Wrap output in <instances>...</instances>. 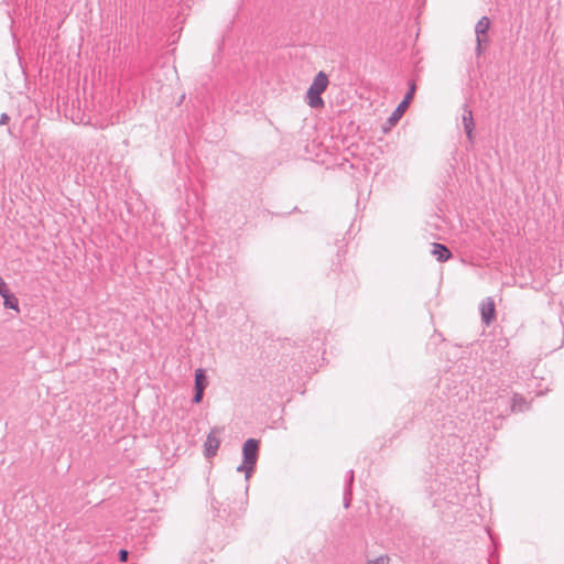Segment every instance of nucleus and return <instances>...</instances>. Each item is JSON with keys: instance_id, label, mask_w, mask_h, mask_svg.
Instances as JSON below:
<instances>
[{"instance_id": "nucleus-19", "label": "nucleus", "mask_w": 564, "mask_h": 564, "mask_svg": "<svg viewBox=\"0 0 564 564\" xmlns=\"http://www.w3.org/2000/svg\"><path fill=\"white\" fill-rule=\"evenodd\" d=\"M354 481V470L348 471V486H350Z\"/></svg>"}, {"instance_id": "nucleus-4", "label": "nucleus", "mask_w": 564, "mask_h": 564, "mask_svg": "<svg viewBox=\"0 0 564 564\" xmlns=\"http://www.w3.org/2000/svg\"><path fill=\"white\" fill-rule=\"evenodd\" d=\"M530 409V403L519 393H514L511 404H505V410L498 413V417H505L512 412H524Z\"/></svg>"}, {"instance_id": "nucleus-14", "label": "nucleus", "mask_w": 564, "mask_h": 564, "mask_svg": "<svg viewBox=\"0 0 564 564\" xmlns=\"http://www.w3.org/2000/svg\"><path fill=\"white\" fill-rule=\"evenodd\" d=\"M367 564H390V558L388 556H379L375 560L368 561Z\"/></svg>"}, {"instance_id": "nucleus-2", "label": "nucleus", "mask_w": 564, "mask_h": 564, "mask_svg": "<svg viewBox=\"0 0 564 564\" xmlns=\"http://www.w3.org/2000/svg\"><path fill=\"white\" fill-rule=\"evenodd\" d=\"M258 451H259V441L254 438H249L243 443L242 454L243 460L242 464L237 468L238 471H245L246 478H249L252 474L257 459H258Z\"/></svg>"}, {"instance_id": "nucleus-15", "label": "nucleus", "mask_w": 564, "mask_h": 564, "mask_svg": "<svg viewBox=\"0 0 564 564\" xmlns=\"http://www.w3.org/2000/svg\"><path fill=\"white\" fill-rule=\"evenodd\" d=\"M204 391L203 390H195V394L193 398L194 403H199L203 400Z\"/></svg>"}, {"instance_id": "nucleus-3", "label": "nucleus", "mask_w": 564, "mask_h": 564, "mask_svg": "<svg viewBox=\"0 0 564 564\" xmlns=\"http://www.w3.org/2000/svg\"><path fill=\"white\" fill-rule=\"evenodd\" d=\"M490 28V20L488 17H481L475 25L476 34V54L480 56L488 45V30Z\"/></svg>"}, {"instance_id": "nucleus-16", "label": "nucleus", "mask_w": 564, "mask_h": 564, "mask_svg": "<svg viewBox=\"0 0 564 564\" xmlns=\"http://www.w3.org/2000/svg\"><path fill=\"white\" fill-rule=\"evenodd\" d=\"M128 555H129V554H128V551H126V550H120V552H119V560H120L121 562H126V561L128 560Z\"/></svg>"}, {"instance_id": "nucleus-6", "label": "nucleus", "mask_w": 564, "mask_h": 564, "mask_svg": "<svg viewBox=\"0 0 564 564\" xmlns=\"http://www.w3.org/2000/svg\"><path fill=\"white\" fill-rule=\"evenodd\" d=\"M463 126L468 140L471 142L474 140L475 122L473 118V111L467 107L465 108L463 115Z\"/></svg>"}, {"instance_id": "nucleus-1", "label": "nucleus", "mask_w": 564, "mask_h": 564, "mask_svg": "<svg viewBox=\"0 0 564 564\" xmlns=\"http://www.w3.org/2000/svg\"><path fill=\"white\" fill-rule=\"evenodd\" d=\"M329 84L328 76L324 72H318L310 85L305 100L306 104L313 109H321L324 107V100L321 95L327 89Z\"/></svg>"}, {"instance_id": "nucleus-10", "label": "nucleus", "mask_w": 564, "mask_h": 564, "mask_svg": "<svg viewBox=\"0 0 564 564\" xmlns=\"http://www.w3.org/2000/svg\"><path fill=\"white\" fill-rule=\"evenodd\" d=\"M207 387V378L205 375V370L203 368H198L195 370V390H205Z\"/></svg>"}, {"instance_id": "nucleus-9", "label": "nucleus", "mask_w": 564, "mask_h": 564, "mask_svg": "<svg viewBox=\"0 0 564 564\" xmlns=\"http://www.w3.org/2000/svg\"><path fill=\"white\" fill-rule=\"evenodd\" d=\"M0 295L3 299V305L7 308L14 310L19 312V301L18 299L10 292L9 286L6 288V291L0 292Z\"/></svg>"}, {"instance_id": "nucleus-11", "label": "nucleus", "mask_w": 564, "mask_h": 564, "mask_svg": "<svg viewBox=\"0 0 564 564\" xmlns=\"http://www.w3.org/2000/svg\"><path fill=\"white\" fill-rule=\"evenodd\" d=\"M409 107V104L406 100H402L398 107L395 108V110L392 112L391 117H390V121L392 123L397 122L400 120V118L402 117L403 112L408 109Z\"/></svg>"}, {"instance_id": "nucleus-7", "label": "nucleus", "mask_w": 564, "mask_h": 564, "mask_svg": "<svg viewBox=\"0 0 564 564\" xmlns=\"http://www.w3.org/2000/svg\"><path fill=\"white\" fill-rule=\"evenodd\" d=\"M431 253L440 262H445L452 257V252L449 251V249L445 245L437 242L432 243Z\"/></svg>"}, {"instance_id": "nucleus-5", "label": "nucleus", "mask_w": 564, "mask_h": 564, "mask_svg": "<svg viewBox=\"0 0 564 564\" xmlns=\"http://www.w3.org/2000/svg\"><path fill=\"white\" fill-rule=\"evenodd\" d=\"M495 303L491 297H487L480 305L481 318L486 325H490L495 318Z\"/></svg>"}, {"instance_id": "nucleus-13", "label": "nucleus", "mask_w": 564, "mask_h": 564, "mask_svg": "<svg viewBox=\"0 0 564 564\" xmlns=\"http://www.w3.org/2000/svg\"><path fill=\"white\" fill-rule=\"evenodd\" d=\"M415 89H416L415 83L413 80L409 82V90H408L406 95L404 96L403 100H406L408 104H410V101L414 97Z\"/></svg>"}, {"instance_id": "nucleus-8", "label": "nucleus", "mask_w": 564, "mask_h": 564, "mask_svg": "<svg viewBox=\"0 0 564 564\" xmlns=\"http://www.w3.org/2000/svg\"><path fill=\"white\" fill-rule=\"evenodd\" d=\"M220 441L213 433L207 435L205 441V455L206 457H214L219 448Z\"/></svg>"}, {"instance_id": "nucleus-17", "label": "nucleus", "mask_w": 564, "mask_h": 564, "mask_svg": "<svg viewBox=\"0 0 564 564\" xmlns=\"http://www.w3.org/2000/svg\"><path fill=\"white\" fill-rule=\"evenodd\" d=\"M8 121H9V116L7 113H2L0 117V124L1 126L7 124Z\"/></svg>"}, {"instance_id": "nucleus-20", "label": "nucleus", "mask_w": 564, "mask_h": 564, "mask_svg": "<svg viewBox=\"0 0 564 564\" xmlns=\"http://www.w3.org/2000/svg\"><path fill=\"white\" fill-rule=\"evenodd\" d=\"M348 506H349V500L346 498V500H345V507H346V508H348Z\"/></svg>"}, {"instance_id": "nucleus-18", "label": "nucleus", "mask_w": 564, "mask_h": 564, "mask_svg": "<svg viewBox=\"0 0 564 564\" xmlns=\"http://www.w3.org/2000/svg\"><path fill=\"white\" fill-rule=\"evenodd\" d=\"M7 286L8 284L6 283V281L0 276V292L6 291Z\"/></svg>"}, {"instance_id": "nucleus-12", "label": "nucleus", "mask_w": 564, "mask_h": 564, "mask_svg": "<svg viewBox=\"0 0 564 564\" xmlns=\"http://www.w3.org/2000/svg\"><path fill=\"white\" fill-rule=\"evenodd\" d=\"M505 404H508V402L502 398L498 397L496 399V409L491 410V414H496L498 416V413L505 410Z\"/></svg>"}]
</instances>
